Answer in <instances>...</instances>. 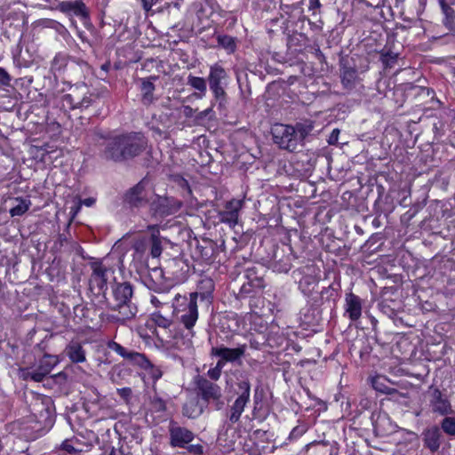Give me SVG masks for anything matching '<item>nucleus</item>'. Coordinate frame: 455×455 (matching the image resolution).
Here are the masks:
<instances>
[{
  "instance_id": "1",
  "label": "nucleus",
  "mask_w": 455,
  "mask_h": 455,
  "mask_svg": "<svg viewBox=\"0 0 455 455\" xmlns=\"http://www.w3.org/2000/svg\"><path fill=\"white\" fill-rule=\"evenodd\" d=\"M148 148V140L140 132H129L109 138L101 152L107 161L122 163L141 155Z\"/></svg>"
},
{
  "instance_id": "2",
  "label": "nucleus",
  "mask_w": 455,
  "mask_h": 455,
  "mask_svg": "<svg viewBox=\"0 0 455 455\" xmlns=\"http://www.w3.org/2000/svg\"><path fill=\"white\" fill-rule=\"evenodd\" d=\"M133 288L128 282L119 283L112 287V299L108 301V308L117 312L113 318L120 323L133 318L138 307L132 302Z\"/></svg>"
},
{
  "instance_id": "3",
  "label": "nucleus",
  "mask_w": 455,
  "mask_h": 455,
  "mask_svg": "<svg viewBox=\"0 0 455 455\" xmlns=\"http://www.w3.org/2000/svg\"><path fill=\"white\" fill-rule=\"evenodd\" d=\"M312 130V125L298 124L296 128L291 125L275 124L271 128L273 140L281 148L289 151H294L299 143L309 135Z\"/></svg>"
},
{
  "instance_id": "4",
  "label": "nucleus",
  "mask_w": 455,
  "mask_h": 455,
  "mask_svg": "<svg viewBox=\"0 0 455 455\" xmlns=\"http://www.w3.org/2000/svg\"><path fill=\"white\" fill-rule=\"evenodd\" d=\"M197 293H190L189 298L182 297L180 294L175 295L174 300L182 303L176 305L173 302V313L176 314L184 327L191 331L198 319Z\"/></svg>"
},
{
  "instance_id": "5",
  "label": "nucleus",
  "mask_w": 455,
  "mask_h": 455,
  "mask_svg": "<svg viewBox=\"0 0 455 455\" xmlns=\"http://www.w3.org/2000/svg\"><path fill=\"white\" fill-rule=\"evenodd\" d=\"M195 385L197 390V395L206 403H215L216 409L220 410L224 404L221 401L222 389L221 387L208 379L207 378L197 375L195 378Z\"/></svg>"
},
{
  "instance_id": "6",
  "label": "nucleus",
  "mask_w": 455,
  "mask_h": 455,
  "mask_svg": "<svg viewBox=\"0 0 455 455\" xmlns=\"http://www.w3.org/2000/svg\"><path fill=\"white\" fill-rule=\"evenodd\" d=\"M238 388L241 394L236 397L227 411V419L229 426L240 420L244 408L250 401L251 384L249 380L243 379L239 381Z\"/></svg>"
},
{
  "instance_id": "7",
  "label": "nucleus",
  "mask_w": 455,
  "mask_h": 455,
  "mask_svg": "<svg viewBox=\"0 0 455 455\" xmlns=\"http://www.w3.org/2000/svg\"><path fill=\"white\" fill-rule=\"evenodd\" d=\"M228 77L226 70L220 65L214 64L211 66L208 76L209 86L220 105L226 101L225 87L228 84Z\"/></svg>"
},
{
  "instance_id": "8",
  "label": "nucleus",
  "mask_w": 455,
  "mask_h": 455,
  "mask_svg": "<svg viewBox=\"0 0 455 455\" xmlns=\"http://www.w3.org/2000/svg\"><path fill=\"white\" fill-rule=\"evenodd\" d=\"M433 413L442 416L453 414L450 400L438 387L430 386L426 393Z\"/></svg>"
},
{
  "instance_id": "9",
  "label": "nucleus",
  "mask_w": 455,
  "mask_h": 455,
  "mask_svg": "<svg viewBox=\"0 0 455 455\" xmlns=\"http://www.w3.org/2000/svg\"><path fill=\"white\" fill-rule=\"evenodd\" d=\"M91 267L92 269V273L89 280L90 291L94 295H103L105 298V293L108 288L107 273L108 268L100 262L92 263Z\"/></svg>"
},
{
  "instance_id": "10",
  "label": "nucleus",
  "mask_w": 455,
  "mask_h": 455,
  "mask_svg": "<svg viewBox=\"0 0 455 455\" xmlns=\"http://www.w3.org/2000/svg\"><path fill=\"white\" fill-rule=\"evenodd\" d=\"M107 346L108 349L116 352L124 359L129 361L130 363L135 365H138L143 369H147L148 367L151 366L150 362L148 360L145 355L141 353L136 351H130L124 347L119 343L113 340L109 341Z\"/></svg>"
},
{
  "instance_id": "11",
  "label": "nucleus",
  "mask_w": 455,
  "mask_h": 455,
  "mask_svg": "<svg viewBox=\"0 0 455 455\" xmlns=\"http://www.w3.org/2000/svg\"><path fill=\"white\" fill-rule=\"evenodd\" d=\"M170 444L172 447L185 448L195 438V434L189 429L171 422L169 427Z\"/></svg>"
},
{
  "instance_id": "12",
  "label": "nucleus",
  "mask_w": 455,
  "mask_h": 455,
  "mask_svg": "<svg viewBox=\"0 0 455 455\" xmlns=\"http://www.w3.org/2000/svg\"><path fill=\"white\" fill-rule=\"evenodd\" d=\"M243 201L233 199L228 202L225 209L219 213L220 222L226 223L230 227H235L238 223L239 212L243 208Z\"/></svg>"
},
{
  "instance_id": "13",
  "label": "nucleus",
  "mask_w": 455,
  "mask_h": 455,
  "mask_svg": "<svg viewBox=\"0 0 455 455\" xmlns=\"http://www.w3.org/2000/svg\"><path fill=\"white\" fill-rule=\"evenodd\" d=\"M246 345H240L235 348H229L224 346L213 347L211 349V355L223 358L227 363H235L240 360L245 354Z\"/></svg>"
},
{
  "instance_id": "14",
  "label": "nucleus",
  "mask_w": 455,
  "mask_h": 455,
  "mask_svg": "<svg viewBox=\"0 0 455 455\" xmlns=\"http://www.w3.org/2000/svg\"><path fill=\"white\" fill-rule=\"evenodd\" d=\"M293 278L299 283V288L306 296H311L313 293V283L312 269L310 266L302 267L293 271Z\"/></svg>"
},
{
  "instance_id": "15",
  "label": "nucleus",
  "mask_w": 455,
  "mask_h": 455,
  "mask_svg": "<svg viewBox=\"0 0 455 455\" xmlns=\"http://www.w3.org/2000/svg\"><path fill=\"white\" fill-rule=\"evenodd\" d=\"M57 9L69 16L84 19L88 17L87 8L82 0L62 1L59 3Z\"/></svg>"
},
{
  "instance_id": "16",
  "label": "nucleus",
  "mask_w": 455,
  "mask_h": 455,
  "mask_svg": "<svg viewBox=\"0 0 455 455\" xmlns=\"http://www.w3.org/2000/svg\"><path fill=\"white\" fill-rule=\"evenodd\" d=\"M441 431L436 426L425 429L422 433L424 446L431 452L437 451L441 446Z\"/></svg>"
},
{
  "instance_id": "17",
  "label": "nucleus",
  "mask_w": 455,
  "mask_h": 455,
  "mask_svg": "<svg viewBox=\"0 0 455 455\" xmlns=\"http://www.w3.org/2000/svg\"><path fill=\"white\" fill-rule=\"evenodd\" d=\"M87 91V86L83 84L71 89V92L62 97V104L71 109L78 108L81 105L83 94Z\"/></svg>"
},
{
  "instance_id": "18",
  "label": "nucleus",
  "mask_w": 455,
  "mask_h": 455,
  "mask_svg": "<svg viewBox=\"0 0 455 455\" xmlns=\"http://www.w3.org/2000/svg\"><path fill=\"white\" fill-rule=\"evenodd\" d=\"M291 267V257L277 249L273 256L271 268L276 273H287Z\"/></svg>"
},
{
  "instance_id": "19",
  "label": "nucleus",
  "mask_w": 455,
  "mask_h": 455,
  "mask_svg": "<svg viewBox=\"0 0 455 455\" xmlns=\"http://www.w3.org/2000/svg\"><path fill=\"white\" fill-rule=\"evenodd\" d=\"M346 313L352 321H356L362 315V303L359 297L349 293L346 297Z\"/></svg>"
},
{
  "instance_id": "20",
  "label": "nucleus",
  "mask_w": 455,
  "mask_h": 455,
  "mask_svg": "<svg viewBox=\"0 0 455 455\" xmlns=\"http://www.w3.org/2000/svg\"><path fill=\"white\" fill-rule=\"evenodd\" d=\"M66 354L74 363H84L86 360V353L78 342H70L66 347Z\"/></svg>"
},
{
  "instance_id": "21",
  "label": "nucleus",
  "mask_w": 455,
  "mask_h": 455,
  "mask_svg": "<svg viewBox=\"0 0 455 455\" xmlns=\"http://www.w3.org/2000/svg\"><path fill=\"white\" fill-rule=\"evenodd\" d=\"M144 186L141 182L132 188L125 195V201L134 207L140 206L144 201Z\"/></svg>"
},
{
  "instance_id": "22",
  "label": "nucleus",
  "mask_w": 455,
  "mask_h": 455,
  "mask_svg": "<svg viewBox=\"0 0 455 455\" xmlns=\"http://www.w3.org/2000/svg\"><path fill=\"white\" fill-rule=\"evenodd\" d=\"M12 202L13 205L9 211L12 217L22 216L31 206V201L28 198L15 197Z\"/></svg>"
},
{
  "instance_id": "23",
  "label": "nucleus",
  "mask_w": 455,
  "mask_h": 455,
  "mask_svg": "<svg viewBox=\"0 0 455 455\" xmlns=\"http://www.w3.org/2000/svg\"><path fill=\"white\" fill-rule=\"evenodd\" d=\"M187 84L198 91V92L194 93L196 98L202 99L205 96L207 84L204 78L189 75L187 78Z\"/></svg>"
},
{
  "instance_id": "24",
  "label": "nucleus",
  "mask_w": 455,
  "mask_h": 455,
  "mask_svg": "<svg viewBox=\"0 0 455 455\" xmlns=\"http://www.w3.org/2000/svg\"><path fill=\"white\" fill-rule=\"evenodd\" d=\"M315 446H316V451L320 455H338L337 443L324 440H315Z\"/></svg>"
},
{
  "instance_id": "25",
  "label": "nucleus",
  "mask_w": 455,
  "mask_h": 455,
  "mask_svg": "<svg viewBox=\"0 0 455 455\" xmlns=\"http://www.w3.org/2000/svg\"><path fill=\"white\" fill-rule=\"evenodd\" d=\"M155 91L154 84L148 79H142L141 81V92H142V102L144 105H149L154 101L153 92Z\"/></svg>"
},
{
  "instance_id": "26",
  "label": "nucleus",
  "mask_w": 455,
  "mask_h": 455,
  "mask_svg": "<svg viewBox=\"0 0 455 455\" xmlns=\"http://www.w3.org/2000/svg\"><path fill=\"white\" fill-rule=\"evenodd\" d=\"M341 82L344 87L351 89L355 86L356 80V70L352 68L344 67L340 74Z\"/></svg>"
},
{
  "instance_id": "27",
  "label": "nucleus",
  "mask_w": 455,
  "mask_h": 455,
  "mask_svg": "<svg viewBox=\"0 0 455 455\" xmlns=\"http://www.w3.org/2000/svg\"><path fill=\"white\" fill-rule=\"evenodd\" d=\"M439 4L445 16L444 24L451 28H455V11L449 5L447 0H439Z\"/></svg>"
},
{
  "instance_id": "28",
  "label": "nucleus",
  "mask_w": 455,
  "mask_h": 455,
  "mask_svg": "<svg viewBox=\"0 0 455 455\" xmlns=\"http://www.w3.org/2000/svg\"><path fill=\"white\" fill-rule=\"evenodd\" d=\"M58 363V360L55 356L45 355L40 359L38 366L36 367L40 371L44 372V375H48L52 368Z\"/></svg>"
},
{
  "instance_id": "29",
  "label": "nucleus",
  "mask_w": 455,
  "mask_h": 455,
  "mask_svg": "<svg viewBox=\"0 0 455 455\" xmlns=\"http://www.w3.org/2000/svg\"><path fill=\"white\" fill-rule=\"evenodd\" d=\"M20 377L24 380H34L36 382L42 381L46 375L44 372L40 371L37 368L34 370L30 369H22L20 371Z\"/></svg>"
},
{
  "instance_id": "30",
  "label": "nucleus",
  "mask_w": 455,
  "mask_h": 455,
  "mask_svg": "<svg viewBox=\"0 0 455 455\" xmlns=\"http://www.w3.org/2000/svg\"><path fill=\"white\" fill-rule=\"evenodd\" d=\"M182 413L189 419H195L203 413V409L199 408L196 403L190 402L184 404Z\"/></svg>"
},
{
  "instance_id": "31",
  "label": "nucleus",
  "mask_w": 455,
  "mask_h": 455,
  "mask_svg": "<svg viewBox=\"0 0 455 455\" xmlns=\"http://www.w3.org/2000/svg\"><path fill=\"white\" fill-rule=\"evenodd\" d=\"M219 45L224 48L228 52L231 53L235 51L236 44L234 37L227 35H220L217 37Z\"/></svg>"
},
{
  "instance_id": "32",
  "label": "nucleus",
  "mask_w": 455,
  "mask_h": 455,
  "mask_svg": "<svg viewBox=\"0 0 455 455\" xmlns=\"http://www.w3.org/2000/svg\"><path fill=\"white\" fill-rule=\"evenodd\" d=\"M68 57L65 54H57L52 62V70L54 72H62L68 66Z\"/></svg>"
},
{
  "instance_id": "33",
  "label": "nucleus",
  "mask_w": 455,
  "mask_h": 455,
  "mask_svg": "<svg viewBox=\"0 0 455 455\" xmlns=\"http://www.w3.org/2000/svg\"><path fill=\"white\" fill-rule=\"evenodd\" d=\"M443 431L449 435H455V418L445 417L441 422Z\"/></svg>"
},
{
  "instance_id": "34",
  "label": "nucleus",
  "mask_w": 455,
  "mask_h": 455,
  "mask_svg": "<svg viewBox=\"0 0 455 455\" xmlns=\"http://www.w3.org/2000/svg\"><path fill=\"white\" fill-rule=\"evenodd\" d=\"M163 248L160 238L156 235L151 236L150 254L153 258H157L162 254Z\"/></svg>"
},
{
  "instance_id": "35",
  "label": "nucleus",
  "mask_w": 455,
  "mask_h": 455,
  "mask_svg": "<svg viewBox=\"0 0 455 455\" xmlns=\"http://www.w3.org/2000/svg\"><path fill=\"white\" fill-rule=\"evenodd\" d=\"M398 55L390 52H381V61L386 68H392L396 62Z\"/></svg>"
},
{
  "instance_id": "36",
  "label": "nucleus",
  "mask_w": 455,
  "mask_h": 455,
  "mask_svg": "<svg viewBox=\"0 0 455 455\" xmlns=\"http://www.w3.org/2000/svg\"><path fill=\"white\" fill-rule=\"evenodd\" d=\"M152 319L157 326L164 329L169 328L172 323L171 319L162 315L160 313H154Z\"/></svg>"
},
{
  "instance_id": "37",
  "label": "nucleus",
  "mask_w": 455,
  "mask_h": 455,
  "mask_svg": "<svg viewBox=\"0 0 455 455\" xmlns=\"http://www.w3.org/2000/svg\"><path fill=\"white\" fill-rule=\"evenodd\" d=\"M151 404L156 411H164L166 410L165 401L158 395H154L151 400Z\"/></svg>"
},
{
  "instance_id": "38",
  "label": "nucleus",
  "mask_w": 455,
  "mask_h": 455,
  "mask_svg": "<svg viewBox=\"0 0 455 455\" xmlns=\"http://www.w3.org/2000/svg\"><path fill=\"white\" fill-rule=\"evenodd\" d=\"M315 60H318L321 64L320 72L322 73V75L323 73H326L329 70V66L327 63L323 62L324 57L319 50H315Z\"/></svg>"
},
{
  "instance_id": "39",
  "label": "nucleus",
  "mask_w": 455,
  "mask_h": 455,
  "mask_svg": "<svg viewBox=\"0 0 455 455\" xmlns=\"http://www.w3.org/2000/svg\"><path fill=\"white\" fill-rule=\"evenodd\" d=\"M187 451L193 455H203L204 454V447L203 445L197 444H188L185 447Z\"/></svg>"
},
{
  "instance_id": "40",
  "label": "nucleus",
  "mask_w": 455,
  "mask_h": 455,
  "mask_svg": "<svg viewBox=\"0 0 455 455\" xmlns=\"http://www.w3.org/2000/svg\"><path fill=\"white\" fill-rule=\"evenodd\" d=\"M93 100L92 93H89L88 90L83 94V98L81 100V105H79L78 108H87L92 105Z\"/></svg>"
},
{
  "instance_id": "41",
  "label": "nucleus",
  "mask_w": 455,
  "mask_h": 455,
  "mask_svg": "<svg viewBox=\"0 0 455 455\" xmlns=\"http://www.w3.org/2000/svg\"><path fill=\"white\" fill-rule=\"evenodd\" d=\"M11 80L12 78L8 72L4 68H0V85L9 86Z\"/></svg>"
},
{
  "instance_id": "42",
  "label": "nucleus",
  "mask_w": 455,
  "mask_h": 455,
  "mask_svg": "<svg viewBox=\"0 0 455 455\" xmlns=\"http://www.w3.org/2000/svg\"><path fill=\"white\" fill-rule=\"evenodd\" d=\"M61 447L64 451L70 454H76L82 451L81 449L75 447L68 440L64 441L61 444Z\"/></svg>"
},
{
  "instance_id": "43",
  "label": "nucleus",
  "mask_w": 455,
  "mask_h": 455,
  "mask_svg": "<svg viewBox=\"0 0 455 455\" xmlns=\"http://www.w3.org/2000/svg\"><path fill=\"white\" fill-rule=\"evenodd\" d=\"M221 373H222V371H218L217 369L212 367L208 370L206 375H207V379L213 382V381H217L220 379Z\"/></svg>"
},
{
  "instance_id": "44",
  "label": "nucleus",
  "mask_w": 455,
  "mask_h": 455,
  "mask_svg": "<svg viewBox=\"0 0 455 455\" xmlns=\"http://www.w3.org/2000/svg\"><path fill=\"white\" fill-rule=\"evenodd\" d=\"M160 0H141L142 7L146 12H149L152 7L156 4Z\"/></svg>"
},
{
  "instance_id": "45",
  "label": "nucleus",
  "mask_w": 455,
  "mask_h": 455,
  "mask_svg": "<svg viewBox=\"0 0 455 455\" xmlns=\"http://www.w3.org/2000/svg\"><path fill=\"white\" fill-rule=\"evenodd\" d=\"M340 131L339 129H333L331 133L329 136L328 143L330 145H335L338 142L339 136Z\"/></svg>"
},
{
  "instance_id": "46",
  "label": "nucleus",
  "mask_w": 455,
  "mask_h": 455,
  "mask_svg": "<svg viewBox=\"0 0 455 455\" xmlns=\"http://www.w3.org/2000/svg\"><path fill=\"white\" fill-rule=\"evenodd\" d=\"M316 410L319 412L325 411L327 410L326 403L323 402V400H319V399H315V412L316 411Z\"/></svg>"
},
{
  "instance_id": "47",
  "label": "nucleus",
  "mask_w": 455,
  "mask_h": 455,
  "mask_svg": "<svg viewBox=\"0 0 455 455\" xmlns=\"http://www.w3.org/2000/svg\"><path fill=\"white\" fill-rule=\"evenodd\" d=\"M145 247H146V242L144 239L142 240H137L134 244H133V249L137 251V252H140L142 253L144 251H145Z\"/></svg>"
},
{
  "instance_id": "48",
  "label": "nucleus",
  "mask_w": 455,
  "mask_h": 455,
  "mask_svg": "<svg viewBox=\"0 0 455 455\" xmlns=\"http://www.w3.org/2000/svg\"><path fill=\"white\" fill-rule=\"evenodd\" d=\"M379 378H377V379H373V381H372L373 387L376 390L379 391V392H382V393H385V394H390L391 392H390V388L389 387H379Z\"/></svg>"
},
{
  "instance_id": "49",
  "label": "nucleus",
  "mask_w": 455,
  "mask_h": 455,
  "mask_svg": "<svg viewBox=\"0 0 455 455\" xmlns=\"http://www.w3.org/2000/svg\"><path fill=\"white\" fill-rule=\"evenodd\" d=\"M119 395L124 399H128L132 395V389L130 387H123L117 390Z\"/></svg>"
},
{
  "instance_id": "50",
  "label": "nucleus",
  "mask_w": 455,
  "mask_h": 455,
  "mask_svg": "<svg viewBox=\"0 0 455 455\" xmlns=\"http://www.w3.org/2000/svg\"><path fill=\"white\" fill-rule=\"evenodd\" d=\"M37 401H41L42 404H45L47 406L46 412L49 413V405L52 404V399L48 396L39 397L36 399Z\"/></svg>"
},
{
  "instance_id": "51",
  "label": "nucleus",
  "mask_w": 455,
  "mask_h": 455,
  "mask_svg": "<svg viewBox=\"0 0 455 455\" xmlns=\"http://www.w3.org/2000/svg\"><path fill=\"white\" fill-rule=\"evenodd\" d=\"M226 363H227V362L223 358H220L218 360L216 365L214 366V368L217 369L218 371H222V369Z\"/></svg>"
},
{
  "instance_id": "52",
  "label": "nucleus",
  "mask_w": 455,
  "mask_h": 455,
  "mask_svg": "<svg viewBox=\"0 0 455 455\" xmlns=\"http://www.w3.org/2000/svg\"><path fill=\"white\" fill-rule=\"evenodd\" d=\"M194 109L190 106H185L184 108V115L188 117L193 115Z\"/></svg>"
},
{
  "instance_id": "53",
  "label": "nucleus",
  "mask_w": 455,
  "mask_h": 455,
  "mask_svg": "<svg viewBox=\"0 0 455 455\" xmlns=\"http://www.w3.org/2000/svg\"><path fill=\"white\" fill-rule=\"evenodd\" d=\"M212 111V108H209L204 111H201L199 114H198V118H204L205 116H207Z\"/></svg>"
},
{
  "instance_id": "54",
  "label": "nucleus",
  "mask_w": 455,
  "mask_h": 455,
  "mask_svg": "<svg viewBox=\"0 0 455 455\" xmlns=\"http://www.w3.org/2000/svg\"><path fill=\"white\" fill-rule=\"evenodd\" d=\"M162 377V371L158 369L155 370L152 373V378L155 379V380H157L158 379H160Z\"/></svg>"
},
{
  "instance_id": "55",
  "label": "nucleus",
  "mask_w": 455,
  "mask_h": 455,
  "mask_svg": "<svg viewBox=\"0 0 455 455\" xmlns=\"http://www.w3.org/2000/svg\"><path fill=\"white\" fill-rule=\"evenodd\" d=\"M95 203V199L89 197L84 200V204L86 206H92Z\"/></svg>"
},
{
  "instance_id": "56",
  "label": "nucleus",
  "mask_w": 455,
  "mask_h": 455,
  "mask_svg": "<svg viewBox=\"0 0 455 455\" xmlns=\"http://www.w3.org/2000/svg\"><path fill=\"white\" fill-rule=\"evenodd\" d=\"M150 301L156 307H159L161 305L160 300L156 296H152Z\"/></svg>"
},
{
  "instance_id": "57",
  "label": "nucleus",
  "mask_w": 455,
  "mask_h": 455,
  "mask_svg": "<svg viewBox=\"0 0 455 455\" xmlns=\"http://www.w3.org/2000/svg\"><path fill=\"white\" fill-rule=\"evenodd\" d=\"M314 4H315V9H316L317 7L320 6V3L318 0H315Z\"/></svg>"
},
{
  "instance_id": "58",
  "label": "nucleus",
  "mask_w": 455,
  "mask_h": 455,
  "mask_svg": "<svg viewBox=\"0 0 455 455\" xmlns=\"http://www.w3.org/2000/svg\"><path fill=\"white\" fill-rule=\"evenodd\" d=\"M155 274H159V275H162V270L161 269H154Z\"/></svg>"
},
{
  "instance_id": "59",
  "label": "nucleus",
  "mask_w": 455,
  "mask_h": 455,
  "mask_svg": "<svg viewBox=\"0 0 455 455\" xmlns=\"http://www.w3.org/2000/svg\"><path fill=\"white\" fill-rule=\"evenodd\" d=\"M155 291H158V292L164 291V290L162 288H160V287L156 288Z\"/></svg>"
},
{
  "instance_id": "60",
  "label": "nucleus",
  "mask_w": 455,
  "mask_h": 455,
  "mask_svg": "<svg viewBox=\"0 0 455 455\" xmlns=\"http://www.w3.org/2000/svg\"><path fill=\"white\" fill-rule=\"evenodd\" d=\"M108 455H117L116 451L113 449Z\"/></svg>"
},
{
  "instance_id": "61",
  "label": "nucleus",
  "mask_w": 455,
  "mask_h": 455,
  "mask_svg": "<svg viewBox=\"0 0 455 455\" xmlns=\"http://www.w3.org/2000/svg\"><path fill=\"white\" fill-rule=\"evenodd\" d=\"M313 7V0H309V8Z\"/></svg>"
},
{
  "instance_id": "62",
  "label": "nucleus",
  "mask_w": 455,
  "mask_h": 455,
  "mask_svg": "<svg viewBox=\"0 0 455 455\" xmlns=\"http://www.w3.org/2000/svg\"><path fill=\"white\" fill-rule=\"evenodd\" d=\"M453 75H454V76H455V69H454V71H453Z\"/></svg>"
}]
</instances>
